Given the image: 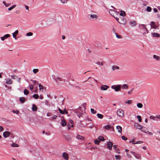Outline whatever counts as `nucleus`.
<instances>
[{
  "label": "nucleus",
  "instance_id": "1",
  "mask_svg": "<svg viewBox=\"0 0 160 160\" xmlns=\"http://www.w3.org/2000/svg\"><path fill=\"white\" fill-rule=\"evenodd\" d=\"M82 108L79 107L77 109L75 110L74 112L76 113L79 118L82 117L83 111L82 110Z\"/></svg>",
  "mask_w": 160,
  "mask_h": 160
},
{
  "label": "nucleus",
  "instance_id": "2",
  "mask_svg": "<svg viewBox=\"0 0 160 160\" xmlns=\"http://www.w3.org/2000/svg\"><path fill=\"white\" fill-rule=\"evenodd\" d=\"M121 85L120 84L113 85L111 86V88L114 89L115 92H118L121 90Z\"/></svg>",
  "mask_w": 160,
  "mask_h": 160
},
{
  "label": "nucleus",
  "instance_id": "3",
  "mask_svg": "<svg viewBox=\"0 0 160 160\" xmlns=\"http://www.w3.org/2000/svg\"><path fill=\"white\" fill-rule=\"evenodd\" d=\"M117 114L118 116L122 117L124 115V112L121 109H118L117 112Z\"/></svg>",
  "mask_w": 160,
  "mask_h": 160
},
{
  "label": "nucleus",
  "instance_id": "4",
  "mask_svg": "<svg viewBox=\"0 0 160 160\" xmlns=\"http://www.w3.org/2000/svg\"><path fill=\"white\" fill-rule=\"evenodd\" d=\"M139 27L142 29H143L144 31V33H148V30L146 26L144 24H141L139 25Z\"/></svg>",
  "mask_w": 160,
  "mask_h": 160
},
{
  "label": "nucleus",
  "instance_id": "5",
  "mask_svg": "<svg viewBox=\"0 0 160 160\" xmlns=\"http://www.w3.org/2000/svg\"><path fill=\"white\" fill-rule=\"evenodd\" d=\"M62 157L65 160H68L69 155L66 152H64L62 153Z\"/></svg>",
  "mask_w": 160,
  "mask_h": 160
},
{
  "label": "nucleus",
  "instance_id": "6",
  "mask_svg": "<svg viewBox=\"0 0 160 160\" xmlns=\"http://www.w3.org/2000/svg\"><path fill=\"white\" fill-rule=\"evenodd\" d=\"M150 25L151 26V28L156 29L158 27V26L155 24V22L153 21L150 22Z\"/></svg>",
  "mask_w": 160,
  "mask_h": 160
},
{
  "label": "nucleus",
  "instance_id": "7",
  "mask_svg": "<svg viewBox=\"0 0 160 160\" xmlns=\"http://www.w3.org/2000/svg\"><path fill=\"white\" fill-rule=\"evenodd\" d=\"M113 143L110 141L107 142V148L109 150H111L113 146Z\"/></svg>",
  "mask_w": 160,
  "mask_h": 160
},
{
  "label": "nucleus",
  "instance_id": "8",
  "mask_svg": "<svg viewBox=\"0 0 160 160\" xmlns=\"http://www.w3.org/2000/svg\"><path fill=\"white\" fill-rule=\"evenodd\" d=\"M134 127L140 130L142 126L138 123H135L134 124Z\"/></svg>",
  "mask_w": 160,
  "mask_h": 160
},
{
  "label": "nucleus",
  "instance_id": "9",
  "mask_svg": "<svg viewBox=\"0 0 160 160\" xmlns=\"http://www.w3.org/2000/svg\"><path fill=\"white\" fill-rule=\"evenodd\" d=\"M64 137L65 138V140L68 141H70L72 140V138L69 135H64Z\"/></svg>",
  "mask_w": 160,
  "mask_h": 160
},
{
  "label": "nucleus",
  "instance_id": "10",
  "mask_svg": "<svg viewBox=\"0 0 160 160\" xmlns=\"http://www.w3.org/2000/svg\"><path fill=\"white\" fill-rule=\"evenodd\" d=\"M55 81L58 85H60V83L59 81H62V79L59 77H57L56 78H55Z\"/></svg>",
  "mask_w": 160,
  "mask_h": 160
},
{
  "label": "nucleus",
  "instance_id": "11",
  "mask_svg": "<svg viewBox=\"0 0 160 160\" xmlns=\"http://www.w3.org/2000/svg\"><path fill=\"white\" fill-rule=\"evenodd\" d=\"M6 83L8 84H12L13 81L11 78H7L6 79Z\"/></svg>",
  "mask_w": 160,
  "mask_h": 160
},
{
  "label": "nucleus",
  "instance_id": "12",
  "mask_svg": "<svg viewBox=\"0 0 160 160\" xmlns=\"http://www.w3.org/2000/svg\"><path fill=\"white\" fill-rule=\"evenodd\" d=\"M10 134V132L8 131H5L3 132V137L5 138H7L8 137Z\"/></svg>",
  "mask_w": 160,
  "mask_h": 160
},
{
  "label": "nucleus",
  "instance_id": "13",
  "mask_svg": "<svg viewBox=\"0 0 160 160\" xmlns=\"http://www.w3.org/2000/svg\"><path fill=\"white\" fill-rule=\"evenodd\" d=\"M18 30H16L14 32L12 33V36L13 38L16 40L17 39V38H16V35L18 34Z\"/></svg>",
  "mask_w": 160,
  "mask_h": 160
},
{
  "label": "nucleus",
  "instance_id": "14",
  "mask_svg": "<svg viewBox=\"0 0 160 160\" xmlns=\"http://www.w3.org/2000/svg\"><path fill=\"white\" fill-rule=\"evenodd\" d=\"M19 100L21 103H24L26 100V99L23 97H21L19 98Z\"/></svg>",
  "mask_w": 160,
  "mask_h": 160
},
{
  "label": "nucleus",
  "instance_id": "15",
  "mask_svg": "<svg viewBox=\"0 0 160 160\" xmlns=\"http://www.w3.org/2000/svg\"><path fill=\"white\" fill-rule=\"evenodd\" d=\"M120 69L119 67L115 65L112 66V71H114L116 70H119Z\"/></svg>",
  "mask_w": 160,
  "mask_h": 160
},
{
  "label": "nucleus",
  "instance_id": "16",
  "mask_svg": "<svg viewBox=\"0 0 160 160\" xmlns=\"http://www.w3.org/2000/svg\"><path fill=\"white\" fill-rule=\"evenodd\" d=\"M108 88V86L107 85H103V86H101L100 88L102 90H106Z\"/></svg>",
  "mask_w": 160,
  "mask_h": 160
},
{
  "label": "nucleus",
  "instance_id": "17",
  "mask_svg": "<svg viewBox=\"0 0 160 160\" xmlns=\"http://www.w3.org/2000/svg\"><path fill=\"white\" fill-rule=\"evenodd\" d=\"M32 109L33 111H37L38 109V108L36 105L34 104H32Z\"/></svg>",
  "mask_w": 160,
  "mask_h": 160
},
{
  "label": "nucleus",
  "instance_id": "18",
  "mask_svg": "<svg viewBox=\"0 0 160 160\" xmlns=\"http://www.w3.org/2000/svg\"><path fill=\"white\" fill-rule=\"evenodd\" d=\"M151 35L152 37H160V35L159 34L157 33H152Z\"/></svg>",
  "mask_w": 160,
  "mask_h": 160
},
{
  "label": "nucleus",
  "instance_id": "19",
  "mask_svg": "<svg viewBox=\"0 0 160 160\" xmlns=\"http://www.w3.org/2000/svg\"><path fill=\"white\" fill-rule=\"evenodd\" d=\"M140 130L142 131L145 133H146L148 131V129L147 128L143 126L142 127V128H141Z\"/></svg>",
  "mask_w": 160,
  "mask_h": 160
},
{
  "label": "nucleus",
  "instance_id": "20",
  "mask_svg": "<svg viewBox=\"0 0 160 160\" xmlns=\"http://www.w3.org/2000/svg\"><path fill=\"white\" fill-rule=\"evenodd\" d=\"M90 17L92 19H96L98 18V16L96 14H91L90 15Z\"/></svg>",
  "mask_w": 160,
  "mask_h": 160
},
{
  "label": "nucleus",
  "instance_id": "21",
  "mask_svg": "<svg viewBox=\"0 0 160 160\" xmlns=\"http://www.w3.org/2000/svg\"><path fill=\"white\" fill-rule=\"evenodd\" d=\"M116 19V20L117 21H118V22L121 23V24H125V22H126V21H123L122 22H120V21H119L118 20H119V19L117 17H115V16H113Z\"/></svg>",
  "mask_w": 160,
  "mask_h": 160
},
{
  "label": "nucleus",
  "instance_id": "22",
  "mask_svg": "<svg viewBox=\"0 0 160 160\" xmlns=\"http://www.w3.org/2000/svg\"><path fill=\"white\" fill-rule=\"evenodd\" d=\"M76 138L77 139H80V140L84 139V137L83 136H81L78 134L76 136Z\"/></svg>",
  "mask_w": 160,
  "mask_h": 160
},
{
  "label": "nucleus",
  "instance_id": "23",
  "mask_svg": "<svg viewBox=\"0 0 160 160\" xmlns=\"http://www.w3.org/2000/svg\"><path fill=\"white\" fill-rule=\"evenodd\" d=\"M153 58L157 61H159L160 60V57L155 55H154L153 56Z\"/></svg>",
  "mask_w": 160,
  "mask_h": 160
},
{
  "label": "nucleus",
  "instance_id": "24",
  "mask_svg": "<svg viewBox=\"0 0 160 160\" xmlns=\"http://www.w3.org/2000/svg\"><path fill=\"white\" fill-rule=\"evenodd\" d=\"M134 89V88H132L131 89H130L129 91H128L127 92L128 94L129 95H131L132 94V92Z\"/></svg>",
  "mask_w": 160,
  "mask_h": 160
},
{
  "label": "nucleus",
  "instance_id": "25",
  "mask_svg": "<svg viewBox=\"0 0 160 160\" xmlns=\"http://www.w3.org/2000/svg\"><path fill=\"white\" fill-rule=\"evenodd\" d=\"M116 128L118 130V131L119 132H121L122 129V128L121 126H118L116 127Z\"/></svg>",
  "mask_w": 160,
  "mask_h": 160
},
{
  "label": "nucleus",
  "instance_id": "26",
  "mask_svg": "<svg viewBox=\"0 0 160 160\" xmlns=\"http://www.w3.org/2000/svg\"><path fill=\"white\" fill-rule=\"evenodd\" d=\"M109 14L111 15L112 16H113V13L114 12H115V11H114V10H112V9H110L109 10Z\"/></svg>",
  "mask_w": 160,
  "mask_h": 160
},
{
  "label": "nucleus",
  "instance_id": "27",
  "mask_svg": "<svg viewBox=\"0 0 160 160\" xmlns=\"http://www.w3.org/2000/svg\"><path fill=\"white\" fill-rule=\"evenodd\" d=\"M130 24L132 27H134L136 25V22L135 21H132L130 22Z\"/></svg>",
  "mask_w": 160,
  "mask_h": 160
},
{
  "label": "nucleus",
  "instance_id": "28",
  "mask_svg": "<svg viewBox=\"0 0 160 160\" xmlns=\"http://www.w3.org/2000/svg\"><path fill=\"white\" fill-rule=\"evenodd\" d=\"M122 89H127L128 88V86L127 84H124L122 87Z\"/></svg>",
  "mask_w": 160,
  "mask_h": 160
},
{
  "label": "nucleus",
  "instance_id": "29",
  "mask_svg": "<svg viewBox=\"0 0 160 160\" xmlns=\"http://www.w3.org/2000/svg\"><path fill=\"white\" fill-rule=\"evenodd\" d=\"M61 123L62 126H65L66 125V122L65 120H62L61 121Z\"/></svg>",
  "mask_w": 160,
  "mask_h": 160
},
{
  "label": "nucleus",
  "instance_id": "30",
  "mask_svg": "<svg viewBox=\"0 0 160 160\" xmlns=\"http://www.w3.org/2000/svg\"><path fill=\"white\" fill-rule=\"evenodd\" d=\"M11 146L12 147H19V145L15 143H12L11 145Z\"/></svg>",
  "mask_w": 160,
  "mask_h": 160
},
{
  "label": "nucleus",
  "instance_id": "31",
  "mask_svg": "<svg viewBox=\"0 0 160 160\" xmlns=\"http://www.w3.org/2000/svg\"><path fill=\"white\" fill-rule=\"evenodd\" d=\"M97 117L100 119H102L103 117V115L99 113H97Z\"/></svg>",
  "mask_w": 160,
  "mask_h": 160
},
{
  "label": "nucleus",
  "instance_id": "32",
  "mask_svg": "<svg viewBox=\"0 0 160 160\" xmlns=\"http://www.w3.org/2000/svg\"><path fill=\"white\" fill-rule=\"evenodd\" d=\"M134 156L136 158L140 159L141 156L139 154L135 153Z\"/></svg>",
  "mask_w": 160,
  "mask_h": 160
},
{
  "label": "nucleus",
  "instance_id": "33",
  "mask_svg": "<svg viewBox=\"0 0 160 160\" xmlns=\"http://www.w3.org/2000/svg\"><path fill=\"white\" fill-rule=\"evenodd\" d=\"M115 157L116 160H120L121 159V156L119 155H116Z\"/></svg>",
  "mask_w": 160,
  "mask_h": 160
},
{
  "label": "nucleus",
  "instance_id": "34",
  "mask_svg": "<svg viewBox=\"0 0 160 160\" xmlns=\"http://www.w3.org/2000/svg\"><path fill=\"white\" fill-rule=\"evenodd\" d=\"M39 95L38 94H34L32 97L35 99H38L39 98Z\"/></svg>",
  "mask_w": 160,
  "mask_h": 160
},
{
  "label": "nucleus",
  "instance_id": "35",
  "mask_svg": "<svg viewBox=\"0 0 160 160\" xmlns=\"http://www.w3.org/2000/svg\"><path fill=\"white\" fill-rule=\"evenodd\" d=\"M137 107L138 108H141L142 107L143 105H142V104L140 103H137Z\"/></svg>",
  "mask_w": 160,
  "mask_h": 160
},
{
  "label": "nucleus",
  "instance_id": "36",
  "mask_svg": "<svg viewBox=\"0 0 160 160\" xmlns=\"http://www.w3.org/2000/svg\"><path fill=\"white\" fill-rule=\"evenodd\" d=\"M39 89L40 90H42V91H43V86L41 85V84L40 83L38 85Z\"/></svg>",
  "mask_w": 160,
  "mask_h": 160
},
{
  "label": "nucleus",
  "instance_id": "37",
  "mask_svg": "<svg viewBox=\"0 0 160 160\" xmlns=\"http://www.w3.org/2000/svg\"><path fill=\"white\" fill-rule=\"evenodd\" d=\"M16 5H13L12 7H10L8 8V11H11L12 9L13 8L16 7Z\"/></svg>",
  "mask_w": 160,
  "mask_h": 160
},
{
  "label": "nucleus",
  "instance_id": "38",
  "mask_svg": "<svg viewBox=\"0 0 160 160\" xmlns=\"http://www.w3.org/2000/svg\"><path fill=\"white\" fill-rule=\"evenodd\" d=\"M132 101L131 100H128L127 101L125 102V103L128 104H130L132 103Z\"/></svg>",
  "mask_w": 160,
  "mask_h": 160
},
{
  "label": "nucleus",
  "instance_id": "39",
  "mask_svg": "<svg viewBox=\"0 0 160 160\" xmlns=\"http://www.w3.org/2000/svg\"><path fill=\"white\" fill-rule=\"evenodd\" d=\"M24 93L25 95H27L29 93V92L27 89H25L24 90Z\"/></svg>",
  "mask_w": 160,
  "mask_h": 160
},
{
  "label": "nucleus",
  "instance_id": "40",
  "mask_svg": "<svg viewBox=\"0 0 160 160\" xmlns=\"http://www.w3.org/2000/svg\"><path fill=\"white\" fill-rule=\"evenodd\" d=\"M146 10L148 12H150L151 11L152 8L148 6L147 7Z\"/></svg>",
  "mask_w": 160,
  "mask_h": 160
},
{
  "label": "nucleus",
  "instance_id": "41",
  "mask_svg": "<svg viewBox=\"0 0 160 160\" xmlns=\"http://www.w3.org/2000/svg\"><path fill=\"white\" fill-rule=\"evenodd\" d=\"M104 128L106 129H109L111 128V127L110 125H107L104 127Z\"/></svg>",
  "mask_w": 160,
  "mask_h": 160
},
{
  "label": "nucleus",
  "instance_id": "42",
  "mask_svg": "<svg viewBox=\"0 0 160 160\" xmlns=\"http://www.w3.org/2000/svg\"><path fill=\"white\" fill-rule=\"evenodd\" d=\"M156 118V117H155V116H151L149 117V118L153 120L157 121V120L155 119Z\"/></svg>",
  "mask_w": 160,
  "mask_h": 160
},
{
  "label": "nucleus",
  "instance_id": "43",
  "mask_svg": "<svg viewBox=\"0 0 160 160\" xmlns=\"http://www.w3.org/2000/svg\"><path fill=\"white\" fill-rule=\"evenodd\" d=\"M137 117L138 118V121L139 122H141L142 121V118L141 116L139 115H138L137 116Z\"/></svg>",
  "mask_w": 160,
  "mask_h": 160
},
{
  "label": "nucleus",
  "instance_id": "44",
  "mask_svg": "<svg viewBox=\"0 0 160 160\" xmlns=\"http://www.w3.org/2000/svg\"><path fill=\"white\" fill-rule=\"evenodd\" d=\"M57 116L54 115L52 117H51V118H49V119L50 120H52V119H55L57 118Z\"/></svg>",
  "mask_w": 160,
  "mask_h": 160
},
{
  "label": "nucleus",
  "instance_id": "45",
  "mask_svg": "<svg viewBox=\"0 0 160 160\" xmlns=\"http://www.w3.org/2000/svg\"><path fill=\"white\" fill-rule=\"evenodd\" d=\"M90 110L91 113L92 114H94L96 113V111L93 108H91Z\"/></svg>",
  "mask_w": 160,
  "mask_h": 160
},
{
  "label": "nucleus",
  "instance_id": "46",
  "mask_svg": "<svg viewBox=\"0 0 160 160\" xmlns=\"http://www.w3.org/2000/svg\"><path fill=\"white\" fill-rule=\"evenodd\" d=\"M94 142L95 144L99 145V143L100 142V141L97 139H95L94 141Z\"/></svg>",
  "mask_w": 160,
  "mask_h": 160
},
{
  "label": "nucleus",
  "instance_id": "47",
  "mask_svg": "<svg viewBox=\"0 0 160 160\" xmlns=\"http://www.w3.org/2000/svg\"><path fill=\"white\" fill-rule=\"evenodd\" d=\"M98 139L100 140H101L102 141H104V138L102 136H99L98 138Z\"/></svg>",
  "mask_w": 160,
  "mask_h": 160
},
{
  "label": "nucleus",
  "instance_id": "48",
  "mask_svg": "<svg viewBox=\"0 0 160 160\" xmlns=\"http://www.w3.org/2000/svg\"><path fill=\"white\" fill-rule=\"evenodd\" d=\"M26 34L28 36H31L33 35V33L31 32H28Z\"/></svg>",
  "mask_w": 160,
  "mask_h": 160
},
{
  "label": "nucleus",
  "instance_id": "49",
  "mask_svg": "<svg viewBox=\"0 0 160 160\" xmlns=\"http://www.w3.org/2000/svg\"><path fill=\"white\" fill-rule=\"evenodd\" d=\"M38 69H34L33 70V72L34 74L36 73L37 72H38Z\"/></svg>",
  "mask_w": 160,
  "mask_h": 160
},
{
  "label": "nucleus",
  "instance_id": "50",
  "mask_svg": "<svg viewBox=\"0 0 160 160\" xmlns=\"http://www.w3.org/2000/svg\"><path fill=\"white\" fill-rule=\"evenodd\" d=\"M115 34L116 35V37L117 38L120 39L122 38L121 36L118 35V34L116 33H115Z\"/></svg>",
  "mask_w": 160,
  "mask_h": 160
},
{
  "label": "nucleus",
  "instance_id": "51",
  "mask_svg": "<svg viewBox=\"0 0 160 160\" xmlns=\"http://www.w3.org/2000/svg\"><path fill=\"white\" fill-rule=\"evenodd\" d=\"M12 112L14 113H16L17 114H18L19 113V111L18 110H17L16 111H15L14 110H12Z\"/></svg>",
  "mask_w": 160,
  "mask_h": 160
},
{
  "label": "nucleus",
  "instance_id": "52",
  "mask_svg": "<svg viewBox=\"0 0 160 160\" xmlns=\"http://www.w3.org/2000/svg\"><path fill=\"white\" fill-rule=\"evenodd\" d=\"M3 3L6 7H8L10 5V3H6L4 1L3 2Z\"/></svg>",
  "mask_w": 160,
  "mask_h": 160
},
{
  "label": "nucleus",
  "instance_id": "53",
  "mask_svg": "<svg viewBox=\"0 0 160 160\" xmlns=\"http://www.w3.org/2000/svg\"><path fill=\"white\" fill-rule=\"evenodd\" d=\"M125 13L124 11L121 12L119 13V15L120 16H123L124 15H125Z\"/></svg>",
  "mask_w": 160,
  "mask_h": 160
},
{
  "label": "nucleus",
  "instance_id": "54",
  "mask_svg": "<svg viewBox=\"0 0 160 160\" xmlns=\"http://www.w3.org/2000/svg\"><path fill=\"white\" fill-rule=\"evenodd\" d=\"M10 35L9 34H5V35L3 37L5 39L6 38H8L9 37H10Z\"/></svg>",
  "mask_w": 160,
  "mask_h": 160
},
{
  "label": "nucleus",
  "instance_id": "55",
  "mask_svg": "<svg viewBox=\"0 0 160 160\" xmlns=\"http://www.w3.org/2000/svg\"><path fill=\"white\" fill-rule=\"evenodd\" d=\"M60 1L62 3H66L68 2V0H60Z\"/></svg>",
  "mask_w": 160,
  "mask_h": 160
},
{
  "label": "nucleus",
  "instance_id": "56",
  "mask_svg": "<svg viewBox=\"0 0 160 160\" xmlns=\"http://www.w3.org/2000/svg\"><path fill=\"white\" fill-rule=\"evenodd\" d=\"M11 78L12 79H15L18 78L17 76L15 75H12L11 76Z\"/></svg>",
  "mask_w": 160,
  "mask_h": 160
},
{
  "label": "nucleus",
  "instance_id": "57",
  "mask_svg": "<svg viewBox=\"0 0 160 160\" xmlns=\"http://www.w3.org/2000/svg\"><path fill=\"white\" fill-rule=\"evenodd\" d=\"M121 138L122 139L125 141L127 140V138L124 136H122Z\"/></svg>",
  "mask_w": 160,
  "mask_h": 160
},
{
  "label": "nucleus",
  "instance_id": "58",
  "mask_svg": "<svg viewBox=\"0 0 160 160\" xmlns=\"http://www.w3.org/2000/svg\"><path fill=\"white\" fill-rule=\"evenodd\" d=\"M31 81H32L33 82V83L34 84H37V85L38 84V82L37 81L35 80H31Z\"/></svg>",
  "mask_w": 160,
  "mask_h": 160
},
{
  "label": "nucleus",
  "instance_id": "59",
  "mask_svg": "<svg viewBox=\"0 0 160 160\" xmlns=\"http://www.w3.org/2000/svg\"><path fill=\"white\" fill-rule=\"evenodd\" d=\"M29 88L31 90H32L33 88V86L32 85H30Z\"/></svg>",
  "mask_w": 160,
  "mask_h": 160
},
{
  "label": "nucleus",
  "instance_id": "60",
  "mask_svg": "<svg viewBox=\"0 0 160 160\" xmlns=\"http://www.w3.org/2000/svg\"><path fill=\"white\" fill-rule=\"evenodd\" d=\"M143 143V142L142 141H137L136 142V144H141Z\"/></svg>",
  "mask_w": 160,
  "mask_h": 160
},
{
  "label": "nucleus",
  "instance_id": "61",
  "mask_svg": "<svg viewBox=\"0 0 160 160\" xmlns=\"http://www.w3.org/2000/svg\"><path fill=\"white\" fill-rule=\"evenodd\" d=\"M63 114H67L68 113V111L66 110L65 109H64V110L63 111Z\"/></svg>",
  "mask_w": 160,
  "mask_h": 160
},
{
  "label": "nucleus",
  "instance_id": "62",
  "mask_svg": "<svg viewBox=\"0 0 160 160\" xmlns=\"http://www.w3.org/2000/svg\"><path fill=\"white\" fill-rule=\"evenodd\" d=\"M45 104H46V105H49V102L47 100H46L45 101Z\"/></svg>",
  "mask_w": 160,
  "mask_h": 160
},
{
  "label": "nucleus",
  "instance_id": "63",
  "mask_svg": "<svg viewBox=\"0 0 160 160\" xmlns=\"http://www.w3.org/2000/svg\"><path fill=\"white\" fill-rule=\"evenodd\" d=\"M146 133H148V134H149V135H152V132H149V131H148L147 132H146Z\"/></svg>",
  "mask_w": 160,
  "mask_h": 160
},
{
  "label": "nucleus",
  "instance_id": "64",
  "mask_svg": "<svg viewBox=\"0 0 160 160\" xmlns=\"http://www.w3.org/2000/svg\"><path fill=\"white\" fill-rule=\"evenodd\" d=\"M156 118H157L159 119H160V115H157L156 116Z\"/></svg>",
  "mask_w": 160,
  "mask_h": 160
}]
</instances>
